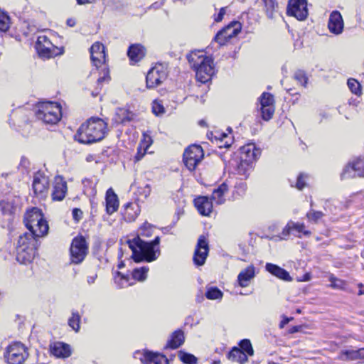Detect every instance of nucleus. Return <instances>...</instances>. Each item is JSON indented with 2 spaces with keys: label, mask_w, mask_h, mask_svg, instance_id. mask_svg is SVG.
<instances>
[{
  "label": "nucleus",
  "mask_w": 364,
  "mask_h": 364,
  "mask_svg": "<svg viewBox=\"0 0 364 364\" xmlns=\"http://www.w3.org/2000/svg\"><path fill=\"white\" fill-rule=\"evenodd\" d=\"M129 247L132 251V257L136 262L146 261L151 262L156 260L160 255V237L156 236L151 242H145L139 236L127 241Z\"/></svg>",
  "instance_id": "f257e3e1"
},
{
  "label": "nucleus",
  "mask_w": 364,
  "mask_h": 364,
  "mask_svg": "<svg viewBox=\"0 0 364 364\" xmlns=\"http://www.w3.org/2000/svg\"><path fill=\"white\" fill-rule=\"evenodd\" d=\"M107 133V123L100 118H91L78 129L75 139L82 144L102 140Z\"/></svg>",
  "instance_id": "f03ea898"
},
{
  "label": "nucleus",
  "mask_w": 364,
  "mask_h": 364,
  "mask_svg": "<svg viewBox=\"0 0 364 364\" xmlns=\"http://www.w3.org/2000/svg\"><path fill=\"white\" fill-rule=\"evenodd\" d=\"M187 59L196 72L198 81L205 83L211 79L215 73L213 60L211 57L206 56L203 51L197 50L188 54Z\"/></svg>",
  "instance_id": "7ed1b4c3"
},
{
  "label": "nucleus",
  "mask_w": 364,
  "mask_h": 364,
  "mask_svg": "<svg viewBox=\"0 0 364 364\" xmlns=\"http://www.w3.org/2000/svg\"><path fill=\"white\" fill-rule=\"evenodd\" d=\"M38 242L31 234H23L18 238L16 246V260L23 264L31 263L34 259Z\"/></svg>",
  "instance_id": "20e7f679"
},
{
  "label": "nucleus",
  "mask_w": 364,
  "mask_h": 364,
  "mask_svg": "<svg viewBox=\"0 0 364 364\" xmlns=\"http://www.w3.org/2000/svg\"><path fill=\"white\" fill-rule=\"evenodd\" d=\"M259 151L254 145H247L242 148V156L240 160H234L237 173L247 177L252 168L253 161L256 160Z\"/></svg>",
  "instance_id": "39448f33"
},
{
  "label": "nucleus",
  "mask_w": 364,
  "mask_h": 364,
  "mask_svg": "<svg viewBox=\"0 0 364 364\" xmlns=\"http://www.w3.org/2000/svg\"><path fill=\"white\" fill-rule=\"evenodd\" d=\"M36 117L45 124H55L62 117L61 106L53 102L43 103L36 112Z\"/></svg>",
  "instance_id": "423d86ee"
},
{
  "label": "nucleus",
  "mask_w": 364,
  "mask_h": 364,
  "mask_svg": "<svg viewBox=\"0 0 364 364\" xmlns=\"http://www.w3.org/2000/svg\"><path fill=\"white\" fill-rule=\"evenodd\" d=\"M27 348L20 342H14L6 349L4 357L8 364H23L28 357Z\"/></svg>",
  "instance_id": "0eeeda50"
},
{
  "label": "nucleus",
  "mask_w": 364,
  "mask_h": 364,
  "mask_svg": "<svg viewBox=\"0 0 364 364\" xmlns=\"http://www.w3.org/2000/svg\"><path fill=\"white\" fill-rule=\"evenodd\" d=\"M204 153L200 145L189 146L184 151L183 162L187 168L193 171L203 159Z\"/></svg>",
  "instance_id": "6e6552de"
},
{
  "label": "nucleus",
  "mask_w": 364,
  "mask_h": 364,
  "mask_svg": "<svg viewBox=\"0 0 364 364\" xmlns=\"http://www.w3.org/2000/svg\"><path fill=\"white\" fill-rule=\"evenodd\" d=\"M241 29L242 25L239 21H232L217 33L214 41L220 46H224L231 38L235 37Z\"/></svg>",
  "instance_id": "1a4fd4ad"
},
{
  "label": "nucleus",
  "mask_w": 364,
  "mask_h": 364,
  "mask_svg": "<svg viewBox=\"0 0 364 364\" xmlns=\"http://www.w3.org/2000/svg\"><path fill=\"white\" fill-rule=\"evenodd\" d=\"M36 48L39 56L43 58H50L58 55V47L55 46L45 35L38 37Z\"/></svg>",
  "instance_id": "9d476101"
},
{
  "label": "nucleus",
  "mask_w": 364,
  "mask_h": 364,
  "mask_svg": "<svg viewBox=\"0 0 364 364\" xmlns=\"http://www.w3.org/2000/svg\"><path fill=\"white\" fill-rule=\"evenodd\" d=\"M87 253V246L84 237L73 239L70 247L71 262L74 264L81 263Z\"/></svg>",
  "instance_id": "9b49d317"
},
{
  "label": "nucleus",
  "mask_w": 364,
  "mask_h": 364,
  "mask_svg": "<svg viewBox=\"0 0 364 364\" xmlns=\"http://www.w3.org/2000/svg\"><path fill=\"white\" fill-rule=\"evenodd\" d=\"M50 185L49 178L43 172L38 171L33 176V190L35 195L41 198L46 196Z\"/></svg>",
  "instance_id": "f8f14e48"
},
{
  "label": "nucleus",
  "mask_w": 364,
  "mask_h": 364,
  "mask_svg": "<svg viewBox=\"0 0 364 364\" xmlns=\"http://www.w3.org/2000/svg\"><path fill=\"white\" fill-rule=\"evenodd\" d=\"M364 176V158H358L348 163L343 168L341 177L342 179Z\"/></svg>",
  "instance_id": "ddd939ff"
},
{
  "label": "nucleus",
  "mask_w": 364,
  "mask_h": 364,
  "mask_svg": "<svg viewBox=\"0 0 364 364\" xmlns=\"http://www.w3.org/2000/svg\"><path fill=\"white\" fill-rule=\"evenodd\" d=\"M167 73L162 65L159 64L148 72L146 77V86L149 88H153L159 85L166 79Z\"/></svg>",
  "instance_id": "4468645a"
},
{
  "label": "nucleus",
  "mask_w": 364,
  "mask_h": 364,
  "mask_svg": "<svg viewBox=\"0 0 364 364\" xmlns=\"http://www.w3.org/2000/svg\"><path fill=\"white\" fill-rule=\"evenodd\" d=\"M287 14L294 16L298 20L305 19L308 15L306 1L289 0L287 6Z\"/></svg>",
  "instance_id": "2eb2a0df"
},
{
  "label": "nucleus",
  "mask_w": 364,
  "mask_h": 364,
  "mask_svg": "<svg viewBox=\"0 0 364 364\" xmlns=\"http://www.w3.org/2000/svg\"><path fill=\"white\" fill-rule=\"evenodd\" d=\"M209 252V246L205 237L200 235L198 240L197 245L194 252L193 262L197 266L203 265Z\"/></svg>",
  "instance_id": "dca6fc26"
},
{
  "label": "nucleus",
  "mask_w": 364,
  "mask_h": 364,
  "mask_svg": "<svg viewBox=\"0 0 364 364\" xmlns=\"http://www.w3.org/2000/svg\"><path fill=\"white\" fill-rule=\"evenodd\" d=\"M90 56L92 63L97 68H100L101 65H103V68L102 70L103 75L100 77L97 80L98 86L100 85L102 82H108L109 80V70L105 65L106 60L105 51H102L101 53L98 52L95 54L92 53Z\"/></svg>",
  "instance_id": "f3484780"
},
{
  "label": "nucleus",
  "mask_w": 364,
  "mask_h": 364,
  "mask_svg": "<svg viewBox=\"0 0 364 364\" xmlns=\"http://www.w3.org/2000/svg\"><path fill=\"white\" fill-rule=\"evenodd\" d=\"M344 22L338 11H333L329 16L328 28L335 35H340L343 31Z\"/></svg>",
  "instance_id": "a211bd4d"
},
{
  "label": "nucleus",
  "mask_w": 364,
  "mask_h": 364,
  "mask_svg": "<svg viewBox=\"0 0 364 364\" xmlns=\"http://www.w3.org/2000/svg\"><path fill=\"white\" fill-rule=\"evenodd\" d=\"M37 221V223H32V227H26L29 232H25L24 234H31L38 242V238L48 234L49 226L44 217Z\"/></svg>",
  "instance_id": "6ab92c4d"
},
{
  "label": "nucleus",
  "mask_w": 364,
  "mask_h": 364,
  "mask_svg": "<svg viewBox=\"0 0 364 364\" xmlns=\"http://www.w3.org/2000/svg\"><path fill=\"white\" fill-rule=\"evenodd\" d=\"M67 183L61 176H56L54 181L53 190L52 192V198L53 200H62L67 193Z\"/></svg>",
  "instance_id": "aec40b11"
},
{
  "label": "nucleus",
  "mask_w": 364,
  "mask_h": 364,
  "mask_svg": "<svg viewBox=\"0 0 364 364\" xmlns=\"http://www.w3.org/2000/svg\"><path fill=\"white\" fill-rule=\"evenodd\" d=\"M256 275L255 267L252 264L242 269L237 275V282L241 287H247Z\"/></svg>",
  "instance_id": "412c9836"
},
{
  "label": "nucleus",
  "mask_w": 364,
  "mask_h": 364,
  "mask_svg": "<svg viewBox=\"0 0 364 364\" xmlns=\"http://www.w3.org/2000/svg\"><path fill=\"white\" fill-rule=\"evenodd\" d=\"M194 204L200 215L208 216L212 212L213 202L207 196H199L194 200Z\"/></svg>",
  "instance_id": "4be33fe9"
},
{
  "label": "nucleus",
  "mask_w": 364,
  "mask_h": 364,
  "mask_svg": "<svg viewBox=\"0 0 364 364\" xmlns=\"http://www.w3.org/2000/svg\"><path fill=\"white\" fill-rule=\"evenodd\" d=\"M140 360L144 364H168V360L164 355L151 351H145Z\"/></svg>",
  "instance_id": "5701e85b"
},
{
  "label": "nucleus",
  "mask_w": 364,
  "mask_h": 364,
  "mask_svg": "<svg viewBox=\"0 0 364 364\" xmlns=\"http://www.w3.org/2000/svg\"><path fill=\"white\" fill-rule=\"evenodd\" d=\"M106 211L111 215L116 212L119 208V200L117 194L112 188H109L106 192Z\"/></svg>",
  "instance_id": "b1692460"
},
{
  "label": "nucleus",
  "mask_w": 364,
  "mask_h": 364,
  "mask_svg": "<svg viewBox=\"0 0 364 364\" xmlns=\"http://www.w3.org/2000/svg\"><path fill=\"white\" fill-rule=\"evenodd\" d=\"M265 269L271 274L280 279L287 282L292 280V278L289 275V272L278 265L272 263H267L265 265Z\"/></svg>",
  "instance_id": "393cba45"
},
{
  "label": "nucleus",
  "mask_w": 364,
  "mask_h": 364,
  "mask_svg": "<svg viewBox=\"0 0 364 364\" xmlns=\"http://www.w3.org/2000/svg\"><path fill=\"white\" fill-rule=\"evenodd\" d=\"M51 353L57 358H68L71 354L70 346L62 343H55L50 348Z\"/></svg>",
  "instance_id": "a878e982"
},
{
  "label": "nucleus",
  "mask_w": 364,
  "mask_h": 364,
  "mask_svg": "<svg viewBox=\"0 0 364 364\" xmlns=\"http://www.w3.org/2000/svg\"><path fill=\"white\" fill-rule=\"evenodd\" d=\"M227 358L231 362L237 363L239 364H245L248 362V356L244 351L238 347H233L228 353Z\"/></svg>",
  "instance_id": "bb28decb"
},
{
  "label": "nucleus",
  "mask_w": 364,
  "mask_h": 364,
  "mask_svg": "<svg viewBox=\"0 0 364 364\" xmlns=\"http://www.w3.org/2000/svg\"><path fill=\"white\" fill-rule=\"evenodd\" d=\"M134 114L124 108H117L116 109L112 121L115 124H124L130 122L134 119Z\"/></svg>",
  "instance_id": "cd10ccee"
},
{
  "label": "nucleus",
  "mask_w": 364,
  "mask_h": 364,
  "mask_svg": "<svg viewBox=\"0 0 364 364\" xmlns=\"http://www.w3.org/2000/svg\"><path fill=\"white\" fill-rule=\"evenodd\" d=\"M184 340L185 336L183 331L180 329L176 330L171 334L170 339L166 343V348L176 349L184 343Z\"/></svg>",
  "instance_id": "c85d7f7f"
},
{
  "label": "nucleus",
  "mask_w": 364,
  "mask_h": 364,
  "mask_svg": "<svg viewBox=\"0 0 364 364\" xmlns=\"http://www.w3.org/2000/svg\"><path fill=\"white\" fill-rule=\"evenodd\" d=\"M43 217L41 210L38 208H33L28 210L24 216L26 227H32V223H37V220H41Z\"/></svg>",
  "instance_id": "c756f323"
},
{
  "label": "nucleus",
  "mask_w": 364,
  "mask_h": 364,
  "mask_svg": "<svg viewBox=\"0 0 364 364\" xmlns=\"http://www.w3.org/2000/svg\"><path fill=\"white\" fill-rule=\"evenodd\" d=\"M339 358L343 360H360L364 361V348L358 350H346L341 353Z\"/></svg>",
  "instance_id": "7c9ffc66"
},
{
  "label": "nucleus",
  "mask_w": 364,
  "mask_h": 364,
  "mask_svg": "<svg viewBox=\"0 0 364 364\" xmlns=\"http://www.w3.org/2000/svg\"><path fill=\"white\" fill-rule=\"evenodd\" d=\"M228 191V185L225 183H223L213 190L210 200H213L217 205L223 204L225 201V194Z\"/></svg>",
  "instance_id": "2f4dec72"
},
{
  "label": "nucleus",
  "mask_w": 364,
  "mask_h": 364,
  "mask_svg": "<svg viewBox=\"0 0 364 364\" xmlns=\"http://www.w3.org/2000/svg\"><path fill=\"white\" fill-rule=\"evenodd\" d=\"M127 55L131 61L139 62L145 55L144 48L141 45H132L128 49Z\"/></svg>",
  "instance_id": "473e14b6"
},
{
  "label": "nucleus",
  "mask_w": 364,
  "mask_h": 364,
  "mask_svg": "<svg viewBox=\"0 0 364 364\" xmlns=\"http://www.w3.org/2000/svg\"><path fill=\"white\" fill-rule=\"evenodd\" d=\"M215 142L220 148H228L232 143V139L227 133L216 131L213 135Z\"/></svg>",
  "instance_id": "72a5a7b5"
},
{
  "label": "nucleus",
  "mask_w": 364,
  "mask_h": 364,
  "mask_svg": "<svg viewBox=\"0 0 364 364\" xmlns=\"http://www.w3.org/2000/svg\"><path fill=\"white\" fill-rule=\"evenodd\" d=\"M140 208L136 203H128L125 206L124 218L128 222H132L138 217Z\"/></svg>",
  "instance_id": "f704fd0d"
},
{
  "label": "nucleus",
  "mask_w": 364,
  "mask_h": 364,
  "mask_svg": "<svg viewBox=\"0 0 364 364\" xmlns=\"http://www.w3.org/2000/svg\"><path fill=\"white\" fill-rule=\"evenodd\" d=\"M265 12L269 18H276L279 14V6L275 0H264Z\"/></svg>",
  "instance_id": "c9c22d12"
},
{
  "label": "nucleus",
  "mask_w": 364,
  "mask_h": 364,
  "mask_svg": "<svg viewBox=\"0 0 364 364\" xmlns=\"http://www.w3.org/2000/svg\"><path fill=\"white\" fill-rule=\"evenodd\" d=\"M223 292L215 287H207L205 296L210 300L221 299L223 298Z\"/></svg>",
  "instance_id": "e433bc0d"
},
{
  "label": "nucleus",
  "mask_w": 364,
  "mask_h": 364,
  "mask_svg": "<svg viewBox=\"0 0 364 364\" xmlns=\"http://www.w3.org/2000/svg\"><path fill=\"white\" fill-rule=\"evenodd\" d=\"M80 316L77 311H73L71 317L68 319V325L75 332H78L80 328Z\"/></svg>",
  "instance_id": "4c0bfd02"
},
{
  "label": "nucleus",
  "mask_w": 364,
  "mask_h": 364,
  "mask_svg": "<svg viewBox=\"0 0 364 364\" xmlns=\"http://www.w3.org/2000/svg\"><path fill=\"white\" fill-rule=\"evenodd\" d=\"M240 348L247 356H252L254 355V349L252 343L249 339H242L238 343Z\"/></svg>",
  "instance_id": "58836bf2"
},
{
  "label": "nucleus",
  "mask_w": 364,
  "mask_h": 364,
  "mask_svg": "<svg viewBox=\"0 0 364 364\" xmlns=\"http://www.w3.org/2000/svg\"><path fill=\"white\" fill-rule=\"evenodd\" d=\"M148 271L149 268L147 267L136 268L132 272V277L135 280H138L140 282L144 281L146 278Z\"/></svg>",
  "instance_id": "ea45409f"
},
{
  "label": "nucleus",
  "mask_w": 364,
  "mask_h": 364,
  "mask_svg": "<svg viewBox=\"0 0 364 364\" xmlns=\"http://www.w3.org/2000/svg\"><path fill=\"white\" fill-rule=\"evenodd\" d=\"M347 85L352 93L360 96L362 94L361 85L360 82L354 78L348 80Z\"/></svg>",
  "instance_id": "a19ab883"
},
{
  "label": "nucleus",
  "mask_w": 364,
  "mask_h": 364,
  "mask_svg": "<svg viewBox=\"0 0 364 364\" xmlns=\"http://www.w3.org/2000/svg\"><path fill=\"white\" fill-rule=\"evenodd\" d=\"M260 107L274 106V96L269 92H264L259 98Z\"/></svg>",
  "instance_id": "79ce46f5"
},
{
  "label": "nucleus",
  "mask_w": 364,
  "mask_h": 364,
  "mask_svg": "<svg viewBox=\"0 0 364 364\" xmlns=\"http://www.w3.org/2000/svg\"><path fill=\"white\" fill-rule=\"evenodd\" d=\"M178 356L181 360L186 364H196L197 358L193 354L180 351Z\"/></svg>",
  "instance_id": "37998d69"
},
{
  "label": "nucleus",
  "mask_w": 364,
  "mask_h": 364,
  "mask_svg": "<svg viewBox=\"0 0 364 364\" xmlns=\"http://www.w3.org/2000/svg\"><path fill=\"white\" fill-rule=\"evenodd\" d=\"M10 27V18L9 16L0 9V31L5 32Z\"/></svg>",
  "instance_id": "c03bdc74"
},
{
  "label": "nucleus",
  "mask_w": 364,
  "mask_h": 364,
  "mask_svg": "<svg viewBox=\"0 0 364 364\" xmlns=\"http://www.w3.org/2000/svg\"><path fill=\"white\" fill-rule=\"evenodd\" d=\"M323 215L324 214L321 211H316L311 209L306 213V216L309 221L317 223Z\"/></svg>",
  "instance_id": "a18cd8bd"
},
{
  "label": "nucleus",
  "mask_w": 364,
  "mask_h": 364,
  "mask_svg": "<svg viewBox=\"0 0 364 364\" xmlns=\"http://www.w3.org/2000/svg\"><path fill=\"white\" fill-rule=\"evenodd\" d=\"M154 226L145 222L139 229V235L143 237H151L153 234Z\"/></svg>",
  "instance_id": "49530a36"
},
{
  "label": "nucleus",
  "mask_w": 364,
  "mask_h": 364,
  "mask_svg": "<svg viewBox=\"0 0 364 364\" xmlns=\"http://www.w3.org/2000/svg\"><path fill=\"white\" fill-rule=\"evenodd\" d=\"M260 109L262 118L265 121L269 120L274 113V106L262 107Z\"/></svg>",
  "instance_id": "de8ad7c7"
},
{
  "label": "nucleus",
  "mask_w": 364,
  "mask_h": 364,
  "mask_svg": "<svg viewBox=\"0 0 364 364\" xmlns=\"http://www.w3.org/2000/svg\"><path fill=\"white\" fill-rule=\"evenodd\" d=\"M330 286L333 289H342L345 287L346 283L344 281L336 278L333 274L329 277Z\"/></svg>",
  "instance_id": "09e8293b"
},
{
  "label": "nucleus",
  "mask_w": 364,
  "mask_h": 364,
  "mask_svg": "<svg viewBox=\"0 0 364 364\" xmlns=\"http://www.w3.org/2000/svg\"><path fill=\"white\" fill-rule=\"evenodd\" d=\"M293 231L296 232L298 234H302L305 236H309L311 232L305 230V225L304 223H294L292 221Z\"/></svg>",
  "instance_id": "8fccbe9b"
},
{
  "label": "nucleus",
  "mask_w": 364,
  "mask_h": 364,
  "mask_svg": "<svg viewBox=\"0 0 364 364\" xmlns=\"http://www.w3.org/2000/svg\"><path fill=\"white\" fill-rule=\"evenodd\" d=\"M151 193V186L146 184L143 186H139L137 188L136 194L144 199H146Z\"/></svg>",
  "instance_id": "3c124183"
},
{
  "label": "nucleus",
  "mask_w": 364,
  "mask_h": 364,
  "mask_svg": "<svg viewBox=\"0 0 364 364\" xmlns=\"http://www.w3.org/2000/svg\"><path fill=\"white\" fill-rule=\"evenodd\" d=\"M152 143L153 141L151 135L148 132H144L143 134V138L140 141L139 146H141L143 149H148Z\"/></svg>",
  "instance_id": "603ef678"
},
{
  "label": "nucleus",
  "mask_w": 364,
  "mask_h": 364,
  "mask_svg": "<svg viewBox=\"0 0 364 364\" xmlns=\"http://www.w3.org/2000/svg\"><path fill=\"white\" fill-rule=\"evenodd\" d=\"M294 79L297 80L303 86H306L307 84L308 78L305 73L302 70H297L294 73Z\"/></svg>",
  "instance_id": "864d4df0"
},
{
  "label": "nucleus",
  "mask_w": 364,
  "mask_h": 364,
  "mask_svg": "<svg viewBox=\"0 0 364 364\" xmlns=\"http://www.w3.org/2000/svg\"><path fill=\"white\" fill-rule=\"evenodd\" d=\"M292 227V221H289L281 232V239L287 240L289 238L290 234L293 232Z\"/></svg>",
  "instance_id": "5fc2aeb1"
},
{
  "label": "nucleus",
  "mask_w": 364,
  "mask_h": 364,
  "mask_svg": "<svg viewBox=\"0 0 364 364\" xmlns=\"http://www.w3.org/2000/svg\"><path fill=\"white\" fill-rule=\"evenodd\" d=\"M105 46L102 43L100 42H95L90 48V55L92 53L95 54L96 53H101L105 51Z\"/></svg>",
  "instance_id": "6e6d98bb"
},
{
  "label": "nucleus",
  "mask_w": 364,
  "mask_h": 364,
  "mask_svg": "<svg viewBox=\"0 0 364 364\" xmlns=\"http://www.w3.org/2000/svg\"><path fill=\"white\" fill-rule=\"evenodd\" d=\"M306 177H307V176L304 173H301L299 175V176L297 178L296 183V187L297 189L302 190L305 187V186H306L305 178Z\"/></svg>",
  "instance_id": "4d7b16f0"
},
{
  "label": "nucleus",
  "mask_w": 364,
  "mask_h": 364,
  "mask_svg": "<svg viewBox=\"0 0 364 364\" xmlns=\"http://www.w3.org/2000/svg\"><path fill=\"white\" fill-rule=\"evenodd\" d=\"M152 109L153 112L156 115H159L164 112V107H163V105L156 101H154L153 102Z\"/></svg>",
  "instance_id": "13d9d810"
},
{
  "label": "nucleus",
  "mask_w": 364,
  "mask_h": 364,
  "mask_svg": "<svg viewBox=\"0 0 364 364\" xmlns=\"http://www.w3.org/2000/svg\"><path fill=\"white\" fill-rule=\"evenodd\" d=\"M0 213L2 215H10L11 214V205L9 203L4 201L0 202Z\"/></svg>",
  "instance_id": "bf43d9fd"
},
{
  "label": "nucleus",
  "mask_w": 364,
  "mask_h": 364,
  "mask_svg": "<svg viewBox=\"0 0 364 364\" xmlns=\"http://www.w3.org/2000/svg\"><path fill=\"white\" fill-rule=\"evenodd\" d=\"M73 218L76 222H79L82 217V211L80 208H74L72 212Z\"/></svg>",
  "instance_id": "052dcab7"
},
{
  "label": "nucleus",
  "mask_w": 364,
  "mask_h": 364,
  "mask_svg": "<svg viewBox=\"0 0 364 364\" xmlns=\"http://www.w3.org/2000/svg\"><path fill=\"white\" fill-rule=\"evenodd\" d=\"M146 151L147 149H143V147L139 145V147L137 149V153L135 156V161H140L146 154Z\"/></svg>",
  "instance_id": "680f3d73"
},
{
  "label": "nucleus",
  "mask_w": 364,
  "mask_h": 364,
  "mask_svg": "<svg viewBox=\"0 0 364 364\" xmlns=\"http://www.w3.org/2000/svg\"><path fill=\"white\" fill-rule=\"evenodd\" d=\"M118 275L120 277V280L122 281L121 283H119V286L121 288H124L125 287L127 284V283L129 281V278L127 277V276H124L123 274H121L120 272H118L117 273Z\"/></svg>",
  "instance_id": "e2e57ef3"
},
{
  "label": "nucleus",
  "mask_w": 364,
  "mask_h": 364,
  "mask_svg": "<svg viewBox=\"0 0 364 364\" xmlns=\"http://www.w3.org/2000/svg\"><path fill=\"white\" fill-rule=\"evenodd\" d=\"M20 166L27 169L29 168L30 161L26 157H22L20 161Z\"/></svg>",
  "instance_id": "0e129e2a"
},
{
  "label": "nucleus",
  "mask_w": 364,
  "mask_h": 364,
  "mask_svg": "<svg viewBox=\"0 0 364 364\" xmlns=\"http://www.w3.org/2000/svg\"><path fill=\"white\" fill-rule=\"evenodd\" d=\"M225 14V9L224 8L220 9L217 16L215 18V21L217 22L221 21L223 18Z\"/></svg>",
  "instance_id": "69168bd1"
},
{
  "label": "nucleus",
  "mask_w": 364,
  "mask_h": 364,
  "mask_svg": "<svg viewBox=\"0 0 364 364\" xmlns=\"http://www.w3.org/2000/svg\"><path fill=\"white\" fill-rule=\"evenodd\" d=\"M95 0H76L78 5H85L93 4Z\"/></svg>",
  "instance_id": "338daca9"
},
{
  "label": "nucleus",
  "mask_w": 364,
  "mask_h": 364,
  "mask_svg": "<svg viewBox=\"0 0 364 364\" xmlns=\"http://www.w3.org/2000/svg\"><path fill=\"white\" fill-rule=\"evenodd\" d=\"M97 278V274H93L91 276L87 277V283L89 284H93Z\"/></svg>",
  "instance_id": "774afa93"
}]
</instances>
